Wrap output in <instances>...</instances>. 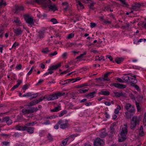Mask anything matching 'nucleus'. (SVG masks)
<instances>
[{"label": "nucleus", "mask_w": 146, "mask_h": 146, "mask_svg": "<svg viewBox=\"0 0 146 146\" xmlns=\"http://www.w3.org/2000/svg\"><path fill=\"white\" fill-rule=\"evenodd\" d=\"M121 129L120 134V136L119 137L118 141L119 142H121L126 139L127 135V127L126 124H125L121 126Z\"/></svg>", "instance_id": "f257e3e1"}, {"label": "nucleus", "mask_w": 146, "mask_h": 146, "mask_svg": "<svg viewBox=\"0 0 146 146\" xmlns=\"http://www.w3.org/2000/svg\"><path fill=\"white\" fill-rule=\"evenodd\" d=\"M140 120L139 118L136 116H133L130 122V128L132 130L134 129L136 125H139Z\"/></svg>", "instance_id": "f03ea898"}, {"label": "nucleus", "mask_w": 146, "mask_h": 146, "mask_svg": "<svg viewBox=\"0 0 146 146\" xmlns=\"http://www.w3.org/2000/svg\"><path fill=\"white\" fill-rule=\"evenodd\" d=\"M65 94L64 92H58L53 93L48 95V99L49 101L54 100L58 99L59 97H60Z\"/></svg>", "instance_id": "7ed1b4c3"}, {"label": "nucleus", "mask_w": 146, "mask_h": 146, "mask_svg": "<svg viewBox=\"0 0 146 146\" xmlns=\"http://www.w3.org/2000/svg\"><path fill=\"white\" fill-rule=\"evenodd\" d=\"M38 110L37 107H33L30 108L29 109H23L22 111L24 114H29L36 112Z\"/></svg>", "instance_id": "20e7f679"}, {"label": "nucleus", "mask_w": 146, "mask_h": 146, "mask_svg": "<svg viewBox=\"0 0 146 146\" xmlns=\"http://www.w3.org/2000/svg\"><path fill=\"white\" fill-rule=\"evenodd\" d=\"M125 108L130 113H134L135 111L134 106L129 103L126 104L125 106Z\"/></svg>", "instance_id": "39448f33"}, {"label": "nucleus", "mask_w": 146, "mask_h": 146, "mask_svg": "<svg viewBox=\"0 0 146 146\" xmlns=\"http://www.w3.org/2000/svg\"><path fill=\"white\" fill-rule=\"evenodd\" d=\"M35 1L39 4L44 5L45 7L49 6L51 3L50 0H35Z\"/></svg>", "instance_id": "423d86ee"}, {"label": "nucleus", "mask_w": 146, "mask_h": 146, "mask_svg": "<svg viewBox=\"0 0 146 146\" xmlns=\"http://www.w3.org/2000/svg\"><path fill=\"white\" fill-rule=\"evenodd\" d=\"M77 135L75 134H72L68 137V138H66L62 141L61 144V146H65L67 143L68 140L70 139L71 140H73L75 137L77 136Z\"/></svg>", "instance_id": "0eeeda50"}, {"label": "nucleus", "mask_w": 146, "mask_h": 146, "mask_svg": "<svg viewBox=\"0 0 146 146\" xmlns=\"http://www.w3.org/2000/svg\"><path fill=\"white\" fill-rule=\"evenodd\" d=\"M24 19L27 23L32 26L34 23L33 19V18L30 17L28 15H26L25 16Z\"/></svg>", "instance_id": "6e6552de"}, {"label": "nucleus", "mask_w": 146, "mask_h": 146, "mask_svg": "<svg viewBox=\"0 0 146 146\" xmlns=\"http://www.w3.org/2000/svg\"><path fill=\"white\" fill-rule=\"evenodd\" d=\"M58 124L60 125V128L64 129L67 127L68 126V122H65L64 120L62 119L60 120L58 122Z\"/></svg>", "instance_id": "1a4fd4ad"}, {"label": "nucleus", "mask_w": 146, "mask_h": 146, "mask_svg": "<svg viewBox=\"0 0 146 146\" xmlns=\"http://www.w3.org/2000/svg\"><path fill=\"white\" fill-rule=\"evenodd\" d=\"M103 141L99 138H97L94 140V145H101L104 143Z\"/></svg>", "instance_id": "9d476101"}, {"label": "nucleus", "mask_w": 146, "mask_h": 146, "mask_svg": "<svg viewBox=\"0 0 146 146\" xmlns=\"http://www.w3.org/2000/svg\"><path fill=\"white\" fill-rule=\"evenodd\" d=\"M110 86H114L118 88L123 89L126 87V86L124 84L117 83H112L110 84Z\"/></svg>", "instance_id": "9b49d317"}, {"label": "nucleus", "mask_w": 146, "mask_h": 146, "mask_svg": "<svg viewBox=\"0 0 146 146\" xmlns=\"http://www.w3.org/2000/svg\"><path fill=\"white\" fill-rule=\"evenodd\" d=\"M45 32L44 31H39L37 34V38L42 39L44 38L45 36Z\"/></svg>", "instance_id": "f8f14e48"}, {"label": "nucleus", "mask_w": 146, "mask_h": 146, "mask_svg": "<svg viewBox=\"0 0 146 146\" xmlns=\"http://www.w3.org/2000/svg\"><path fill=\"white\" fill-rule=\"evenodd\" d=\"M13 31L16 36H18L21 35L23 32V31L20 28H18L14 29Z\"/></svg>", "instance_id": "ddd939ff"}, {"label": "nucleus", "mask_w": 146, "mask_h": 146, "mask_svg": "<svg viewBox=\"0 0 146 146\" xmlns=\"http://www.w3.org/2000/svg\"><path fill=\"white\" fill-rule=\"evenodd\" d=\"M15 127L16 130L23 131H25L26 128V126L20 125H16Z\"/></svg>", "instance_id": "4468645a"}, {"label": "nucleus", "mask_w": 146, "mask_h": 146, "mask_svg": "<svg viewBox=\"0 0 146 146\" xmlns=\"http://www.w3.org/2000/svg\"><path fill=\"white\" fill-rule=\"evenodd\" d=\"M61 63H58L56 65H53L49 68L48 69V70L52 71L54 70L57 69L60 66Z\"/></svg>", "instance_id": "2eb2a0df"}, {"label": "nucleus", "mask_w": 146, "mask_h": 146, "mask_svg": "<svg viewBox=\"0 0 146 146\" xmlns=\"http://www.w3.org/2000/svg\"><path fill=\"white\" fill-rule=\"evenodd\" d=\"M3 120L4 121L6 122L8 125H10L12 123V120L10 119L9 117H6L4 118L3 119Z\"/></svg>", "instance_id": "dca6fc26"}, {"label": "nucleus", "mask_w": 146, "mask_h": 146, "mask_svg": "<svg viewBox=\"0 0 146 146\" xmlns=\"http://www.w3.org/2000/svg\"><path fill=\"white\" fill-rule=\"evenodd\" d=\"M131 77H133V78L129 77V81L131 83H136L137 81L136 79V76L135 75L131 76Z\"/></svg>", "instance_id": "f3484780"}, {"label": "nucleus", "mask_w": 146, "mask_h": 146, "mask_svg": "<svg viewBox=\"0 0 146 146\" xmlns=\"http://www.w3.org/2000/svg\"><path fill=\"white\" fill-rule=\"evenodd\" d=\"M34 128L32 127H28L26 126L25 130L29 134H32L34 133Z\"/></svg>", "instance_id": "a211bd4d"}, {"label": "nucleus", "mask_w": 146, "mask_h": 146, "mask_svg": "<svg viewBox=\"0 0 146 146\" xmlns=\"http://www.w3.org/2000/svg\"><path fill=\"white\" fill-rule=\"evenodd\" d=\"M113 94L114 96L117 97H119L123 95V92L121 91L119 92H114L113 93Z\"/></svg>", "instance_id": "6ab92c4d"}, {"label": "nucleus", "mask_w": 146, "mask_h": 146, "mask_svg": "<svg viewBox=\"0 0 146 146\" xmlns=\"http://www.w3.org/2000/svg\"><path fill=\"white\" fill-rule=\"evenodd\" d=\"M76 2L77 3V6L78 9H81L84 8L83 4L79 1L76 0Z\"/></svg>", "instance_id": "aec40b11"}, {"label": "nucleus", "mask_w": 146, "mask_h": 146, "mask_svg": "<svg viewBox=\"0 0 146 146\" xmlns=\"http://www.w3.org/2000/svg\"><path fill=\"white\" fill-rule=\"evenodd\" d=\"M14 22L17 26H20L21 25V22L18 18H16L14 20Z\"/></svg>", "instance_id": "412c9836"}, {"label": "nucleus", "mask_w": 146, "mask_h": 146, "mask_svg": "<svg viewBox=\"0 0 146 146\" xmlns=\"http://www.w3.org/2000/svg\"><path fill=\"white\" fill-rule=\"evenodd\" d=\"M123 59L122 58H116L115 59V62L118 64H119L123 61Z\"/></svg>", "instance_id": "4be33fe9"}, {"label": "nucleus", "mask_w": 146, "mask_h": 146, "mask_svg": "<svg viewBox=\"0 0 146 146\" xmlns=\"http://www.w3.org/2000/svg\"><path fill=\"white\" fill-rule=\"evenodd\" d=\"M111 73L110 72H109L106 73L105 74L104 76L103 77V79L104 80H106V81H109L110 80V79L108 78V76Z\"/></svg>", "instance_id": "5701e85b"}, {"label": "nucleus", "mask_w": 146, "mask_h": 146, "mask_svg": "<svg viewBox=\"0 0 146 146\" xmlns=\"http://www.w3.org/2000/svg\"><path fill=\"white\" fill-rule=\"evenodd\" d=\"M100 94L103 95L108 96L110 94V92L106 91H102L100 92Z\"/></svg>", "instance_id": "b1692460"}, {"label": "nucleus", "mask_w": 146, "mask_h": 146, "mask_svg": "<svg viewBox=\"0 0 146 146\" xmlns=\"http://www.w3.org/2000/svg\"><path fill=\"white\" fill-rule=\"evenodd\" d=\"M139 134L141 136H143L144 134L143 126L142 125L141 126L140 128Z\"/></svg>", "instance_id": "393cba45"}, {"label": "nucleus", "mask_w": 146, "mask_h": 146, "mask_svg": "<svg viewBox=\"0 0 146 146\" xmlns=\"http://www.w3.org/2000/svg\"><path fill=\"white\" fill-rule=\"evenodd\" d=\"M24 9L23 7L21 5L17 6H16L15 10L17 11H20L21 10H23Z\"/></svg>", "instance_id": "a878e982"}, {"label": "nucleus", "mask_w": 146, "mask_h": 146, "mask_svg": "<svg viewBox=\"0 0 146 146\" xmlns=\"http://www.w3.org/2000/svg\"><path fill=\"white\" fill-rule=\"evenodd\" d=\"M62 5L64 6V9L65 11H66L68 7V4L67 2H65L62 3Z\"/></svg>", "instance_id": "bb28decb"}, {"label": "nucleus", "mask_w": 146, "mask_h": 146, "mask_svg": "<svg viewBox=\"0 0 146 146\" xmlns=\"http://www.w3.org/2000/svg\"><path fill=\"white\" fill-rule=\"evenodd\" d=\"M70 81V79L67 80H64L60 82V84L62 85H64V84H67Z\"/></svg>", "instance_id": "cd10ccee"}, {"label": "nucleus", "mask_w": 146, "mask_h": 146, "mask_svg": "<svg viewBox=\"0 0 146 146\" xmlns=\"http://www.w3.org/2000/svg\"><path fill=\"white\" fill-rule=\"evenodd\" d=\"M95 93L94 92L90 93L88 94L86 96L89 98H92L93 97V96Z\"/></svg>", "instance_id": "c85d7f7f"}, {"label": "nucleus", "mask_w": 146, "mask_h": 146, "mask_svg": "<svg viewBox=\"0 0 146 146\" xmlns=\"http://www.w3.org/2000/svg\"><path fill=\"white\" fill-rule=\"evenodd\" d=\"M121 110V107L119 106H118L117 108L115 109L114 113L116 114H117L119 113V111Z\"/></svg>", "instance_id": "c756f323"}, {"label": "nucleus", "mask_w": 146, "mask_h": 146, "mask_svg": "<svg viewBox=\"0 0 146 146\" xmlns=\"http://www.w3.org/2000/svg\"><path fill=\"white\" fill-rule=\"evenodd\" d=\"M102 59H103L104 60V57L103 56H97L96 57V61H100Z\"/></svg>", "instance_id": "7c9ffc66"}, {"label": "nucleus", "mask_w": 146, "mask_h": 146, "mask_svg": "<svg viewBox=\"0 0 146 146\" xmlns=\"http://www.w3.org/2000/svg\"><path fill=\"white\" fill-rule=\"evenodd\" d=\"M140 5L138 4H135L132 6V8L133 9L136 10L139 8Z\"/></svg>", "instance_id": "2f4dec72"}, {"label": "nucleus", "mask_w": 146, "mask_h": 146, "mask_svg": "<svg viewBox=\"0 0 146 146\" xmlns=\"http://www.w3.org/2000/svg\"><path fill=\"white\" fill-rule=\"evenodd\" d=\"M6 5V4L4 0H0V7L3 6H5Z\"/></svg>", "instance_id": "473e14b6"}, {"label": "nucleus", "mask_w": 146, "mask_h": 146, "mask_svg": "<svg viewBox=\"0 0 146 146\" xmlns=\"http://www.w3.org/2000/svg\"><path fill=\"white\" fill-rule=\"evenodd\" d=\"M49 7L50 9L54 11H55L57 10L56 7L55 5H50L49 6Z\"/></svg>", "instance_id": "72a5a7b5"}, {"label": "nucleus", "mask_w": 146, "mask_h": 146, "mask_svg": "<svg viewBox=\"0 0 146 146\" xmlns=\"http://www.w3.org/2000/svg\"><path fill=\"white\" fill-rule=\"evenodd\" d=\"M60 110L61 109L60 108V107H56L54 108L53 109L51 110L50 111L51 112H57Z\"/></svg>", "instance_id": "f704fd0d"}, {"label": "nucleus", "mask_w": 146, "mask_h": 146, "mask_svg": "<svg viewBox=\"0 0 146 146\" xmlns=\"http://www.w3.org/2000/svg\"><path fill=\"white\" fill-rule=\"evenodd\" d=\"M119 0L121 2L123 7H127L128 6L127 3L125 1V0Z\"/></svg>", "instance_id": "c9c22d12"}, {"label": "nucleus", "mask_w": 146, "mask_h": 146, "mask_svg": "<svg viewBox=\"0 0 146 146\" xmlns=\"http://www.w3.org/2000/svg\"><path fill=\"white\" fill-rule=\"evenodd\" d=\"M67 111L66 110H64L61 111L60 113L59 114V116L60 117L64 115L66 113Z\"/></svg>", "instance_id": "e433bc0d"}, {"label": "nucleus", "mask_w": 146, "mask_h": 146, "mask_svg": "<svg viewBox=\"0 0 146 146\" xmlns=\"http://www.w3.org/2000/svg\"><path fill=\"white\" fill-rule=\"evenodd\" d=\"M42 52L46 54L47 52H49L50 51L48 50V48L46 47L45 48H42Z\"/></svg>", "instance_id": "4c0bfd02"}, {"label": "nucleus", "mask_w": 146, "mask_h": 146, "mask_svg": "<svg viewBox=\"0 0 146 146\" xmlns=\"http://www.w3.org/2000/svg\"><path fill=\"white\" fill-rule=\"evenodd\" d=\"M47 138L48 140H49L50 141H51L53 140V137L50 133L48 134V135L47 136Z\"/></svg>", "instance_id": "58836bf2"}, {"label": "nucleus", "mask_w": 146, "mask_h": 146, "mask_svg": "<svg viewBox=\"0 0 146 146\" xmlns=\"http://www.w3.org/2000/svg\"><path fill=\"white\" fill-rule=\"evenodd\" d=\"M104 9L108 11H110L111 12H112L113 11V10L112 9H111L109 6H107L104 7Z\"/></svg>", "instance_id": "ea45409f"}, {"label": "nucleus", "mask_w": 146, "mask_h": 146, "mask_svg": "<svg viewBox=\"0 0 146 146\" xmlns=\"http://www.w3.org/2000/svg\"><path fill=\"white\" fill-rule=\"evenodd\" d=\"M107 135L106 133L105 132H102L100 134V136L102 138L104 137Z\"/></svg>", "instance_id": "a19ab883"}, {"label": "nucleus", "mask_w": 146, "mask_h": 146, "mask_svg": "<svg viewBox=\"0 0 146 146\" xmlns=\"http://www.w3.org/2000/svg\"><path fill=\"white\" fill-rule=\"evenodd\" d=\"M136 106L137 111L138 112L140 111L141 110V108L140 107L139 103L136 102Z\"/></svg>", "instance_id": "79ce46f5"}, {"label": "nucleus", "mask_w": 146, "mask_h": 146, "mask_svg": "<svg viewBox=\"0 0 146 146\" xmlns=\"http://www.w3.org/2000/svg\"><path fill=\"white\" fill-rule=\"evenodd\" d=\"M89 90V89H80L79 90V92L81 93H84L88 92Z\"/></svg>", "instance_id": "37998d69"}, {"label": "nucleus", "mask_w": 146, "mask_h": 146, "mask_svg": "<svg viewBox=\"0 0 146 146\" xmlns=\"http://www.w3.org/2000/svg\"><path fill=\"white\" fill-rule=\"evenodd\" d=\"M48 72H46L44 74V76H47L49 74H51L54 73V72L52 71H50V70H48Z\"/></svg>", "instance_id": "c03bdc74"}, {"label": "nucleus", "mask_w": 146, "mask_h": 146, "mask_svg": "<svg viewBox=\"0 0 146 146\" xmlns=\"http://www.w3.org/2000/svg\"><path fill=\"white\" fill-rule=\"evenodd\" d=\"M19 43L18 42H15L13 44L12 48H14V49H16V47L17 46L19 45Z\"/></svg>", "instance_id": "a18cd8bd"}, {"label": "nucleus", "mask_w": 146, "mask_h": 146, "mask_svg": "<svg viewBox=\"0 0 146 146\" xmlns=\"http://www.w3.org/2000/svg\"><path fill=\"white\" fill-rule=\"evenodd\" d=\"M35 67L34 66H32L31 68L30 71L27 74V75H28V76L31 74L33 70L34 69Z\"/></svg>", "instance_id": "49530a36"}, {"label": "nucleus", "mask_w": 146, "mask_h": 146, "mask_svg": "<svg viewBox=\"0 0 146 146\" xmlns=\"http://www.w3.org/2000/svg\"><path fill=\"white\" fill-rule=\"evenodd\" d=\"M74 36V34L73 33H71L69 34L68 35L67 38L68 39H70V38H72V37H73Z\"/></svg>", "instance_id": "de8ad7c7"}, {"label": "nucleus", "mask_w": 146, "mask_h": 146, "mask_svg": "<svg viewBox=\"0 0 146 146\" xmlns=\"http://www.w3.org/2000/svg\"><path fill=\"white\" fill-rule=\"evenodd\" d=\"M57 117V116L56 115H54L52 116H51L49 117H46V119H54L56 118V117Z\"/></svg>", "instance_id": "09e8293b"}, {"label": "nucleus", "mask_w": 146, "mask_h": 146, "mask_svg": "<svg viewBox=\"0 0 146 146\" xmlns=\"http://www.w3.org/2000/svg\"><path fill=\"white\" fill-rule=\"evenodd\" d=\"M86 52H84L83 54H81L79 56H77L76 58V59H78L80 58H81L83 57V56L84 55L86 54Z\"/></svg>", "instance_id": "8fccbe9b"}, {"label": "nucleus", "mask_w": 146, "mask_h": 146, "mask_svg": "<svg viewBox=\"0 0 146 146\" xmlns=\"http://www.w3.org/2000/svg\"><path fill=\"white\" fill-rule=\"evenodd\" d=\"M35 101V100L33 101H32L29 104L28 106H31L35 105H36Z\"/></svg>", "instance_id": "3c124183"}, {"label": "nucleus", "mask_w": 146, "mask_h": 146, "mask_svg": "<svg viewBox=\"0 0 146 146\" xmlns=\"http://www.w3.org/2000/svg\"><path fill=\"white\" fill-rule=\"evenodd\" d=\"M32 96H31V97L30 98L31 99L35 98H36V97H37L38 95V94L37 93H36L35 94H32Z\"/></svg>", "instance_id": "603ef678"}, {"label": "nucleus", "mask_w": 146, "mask_h": 146, "mask_svg": "<svg viewBox=\"0 0 146 146\" xmlns=\"http://www.w3.org/2000/svg\"><path fill=\"white\" fill-rule=\"evenodd\" d=\"M34 124L35 123L34 122H30L26 123L25 124V126L27 127V126H33Z\"/></svg>", "instance_id": "864d4df0"}, {"label": "nucleus", "mask_w": 146, "mask_h": 146, "mask_svg": "<svg viewBox=\"0 0 146 146\" xmlns=\"http://www.w3.org/2000/svg\"><path fill=\"white\" fill-rule=\"evenodd\" d=\"M144 118L143 120V123L144 125L146 126V112L144 114Z\"/></svg>", "instance_id": "5fc2aeb1"}, {"label": "nucleus", "mask_w": 146, "mask_h": 146, "mask_svg": "<svg viewBox=\"0 0 146 146\" xmlns=\"http://www.w3.org/2000/svg\"><path fill=\"white\" fill-rule=\"evenodd\" d=\"M135 84V83H132L131 85L134 86L137 90H139V87L137 85Z\"/></svg>", "instance_id": "6e6d98bb"}, {"label": "nucleus", "mask_w": 146, "mask_h": 146, "mask_svg": "<svg viewBox=\"0 0 146 146\" xmlns=\"http://www.w3.org/2000/svg\"><path fill=\"white\" fill-rule=\"evenodd\" d=\"M48 95H45L43 97H42L41 98V99L42 100V101L44 99H46L47 100L49 101L48 99Z\"/></svg>", "instance_id": "4d7b16f0"}, {"label": "nucleus", "mask_w": 146, "mask_h": 146, "mask_svg": "<svg viewBox=\"0 0 146 146\" xmlns=\"http://www.w3.org/2000/svg\"><path fill=\"white\" fill-rule=\"evenodd\" d=\"M125 114L126 115V117L127 118L129 119L130 118L131 116L129 115V113L128 112H126L125 113Z\"/></svg>", "instance_id": "13d9d810"}, {"label": "nucleus", "mask_w": 146, "mask_h": 146, "mask_svg": "<svg viewBox=\"0 0 146 146\" xmlns=\"http://www.w3.org/2000/svg\"><path fill=\"white\" fill-rule=\"evenodd\" d=\"M35 103L36 104L42 101V100L41 99V98H40L39 99H38L36 100H35Z\"/></svg>", "instance_id": "bf43d9fd"}, {"label": "nucleus", "mask_w": 146, "mask_h": 146, "mask_svg": "<svg viewBox=\"0 0 146 146\" xmlns=\"http://www.w3.org/2000/svg\"><path fill=\"white\" fill-rule=\"evenodd\" d=\"M51 21L54 24H56L57 23L56 19L54 18L52 19L51 20Z\"/></svg>", "instance_id": "052dcab7"}, {"label": "nucleus", "mask_w": 146, "mask_h": 146, "mask_svg": "<svg viewBox=\"0 0 146 146\" xmlns=\"http://www.w3.org/2000/svg\"><path fill=\"white\" fill-rule=\"evenodd\" d=\"M4 29H1L0 30V37H2L3 36V34L4 33Z\"/></svg>", "instance_id": "680f3d73"}, {"label": "nucleus", "mask_w": 146, "mask_h": 146, "mask_svg": "<svg viewBox=\"0 0 146 146\" xmlns=\"http://www.w3.org/2000/svg\"><path fill=\"white\" fill-rule=\"evenodd\" d=\"M103 22L106 24H109L111 23V22L108 20H104L103 21Z\"/></svg>", "instance_id": "e2e57ef3"}, {"label": "nucleus", "mask_w": 146, "mask_h": 146, "mask_svg": "<svg viewBox=\"0 0 146 146\" xmlns=\"http://www.w3.org/2000/svg\"><path fill=\"white\" fill-rule=\"evenodd\" d=\"M96 26V24L94 23H90V26L92 28L95 27Z\"/></svg>", "instance_id": "0e129e2a"}, {"label": "nucleus", "mask_w": 146, "mask_h": 146, "mask_svg": "<svg viewBox=\"0 0 146 146\" xmlns=\"http://www.w3.org/2000/svg\"><path fill=\"white\" fill-rule=\"evenodd\" d=\"M67 55V54L66 52L64 53L62 55V58L64 59H66V56Z\"/></svg>", "instance_id": "69168bd1"}, {"label": "nucleus", "mask_w": 146, "mask_h": 146, "mask_svg": "<svg viewBox=\"0 0 146 146\" xmlns=\"http://www.w3.org/2000/svg\"><path fill=\"white\" fill-rule=\"evenodd\" d=\"M57 52L56 51H54L53 53H52L49 54V55L50 56H53L56 55Z\"/></svg>", "instance_id": "338daca9"}, {"label": "nucleus", "mask_w": 146, "mask_h": 146, "mask_svg": "<svg viewBox=\"0 0 146 146\" xmlns=\"http://www.w3.org/2000/svg\"><path fill=\"white\" fill-rule=\"evenodd\" d=\"M106 58H108L111 61H112L113 58L111 56L108 55H106Z\"/></svg>", "instance_id": "774afa93"}]
</instances>
